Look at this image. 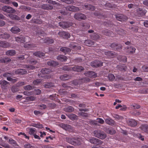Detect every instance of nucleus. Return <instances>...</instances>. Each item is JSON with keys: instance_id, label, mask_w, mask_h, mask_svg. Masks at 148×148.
Listing matches in <instances>:
<instances>
[{"instance_id": "nucleus-57", "label": "nucleus", "mask_w": 148, "mask_h": 148, "mask_svg": "<svg viewBox=\"0 0 148 148\" xmlns=\"http://www.w3.org/2000/svg\"><path fill=\"white\" fill-rule=\"evenodd\" d=\"M111 47L114 49H118L117 47V45L114 43L112 44L111 45Z\"/></svg>"}, {"instance_id": "nucleus-54", "label": "nucleus", "mask_w": 148, "mask_h": 148, "mask_svg": "<svg viewBox=\"0 0 148 148\" xmlns=\"http://www.w3.org/2000/svg\"><path fill=\"white\" fill-rule=\"evenodd\" d=\"M82 80L84 82H88L90 81V79L88 78H84L82 79Z\"/></svg>"}, {"instance_id": "nucleus-50", "label": "nucleus", "mask_w": 148, "mask_h": 148, "mask_svg": "<svg viewBox=\"0 0 148 148\" xmlns=\"http://www.w3.org/2000/svg\"><path fill=\"white\" fill-rule=\"evenodd\" d=\"M99 38V36L97 34H94L93 35V38L94 40H97Z\"/></svg>"}, {"instance_id": "nucleus-40", "label": "nucleus", "mask_w": 148, "mask_h": 148, "mask_svg": "<svg viewBox=\"0 0 148 148\" xmlns=\"http://www.w3.org/2000/svg\"><path fill=\"white\" fill-rule=\"evenodd\" d=\"M53 84L50 83H47L45 85V87L46 88H49L50 87L53 86Z\"/></svg>"}, {"instance_id": "nucleus-25", "label": "nucleus", "mask_w": 148, "mask_h": 148, "mask_svg": "<svg viewBox=\"0 0 148 148\" xmlns=\"http://www.w3.org/2000/svg\"><path fill=\"white\" fill-rule=\"evenodd\" d=\"M140 128L143 131L148 133V125H143L141 126Z\"/></svg>"}, {"instance_id": "nucleus-56", "label": "nucleus", "mask_w": 148, "mask_h": 148, "mask_svg": "<svg viewBox=\"0 0 148 148\" xmlns=\"http://www.w3.org/2000/svg\"><path fill=\"white\" fill-rule=\"evenodd\" d=\"M27 100H29L31 101H33L35 99V98L33 97H27Z\"/></svg>"}, {"instance_id": "nucleus-36", "label": "nucleus", "mask_w": 148, "mask_h": 148, "mask_svg": "<svg viewBox=\"0 0 148 148\" xmlns=\"http://www.w3.org/2000/svg\"><path fill=\"white\" fill-rule=\"evenodd\" d=\"M105 34L106 35L112 37L114 36L113 33L112 32L108 31V30L106 31Z\"/></svg>"}, {"instance_id": "nucleus-34", "label": "nucleus", "mask_w": 148, "mask_h": 148, "mask_svg": "<svg viewBox=\"0 0 148 148\" xmlns=\"http://www.w3.org/2000/svg\"><path fill=\"white\" fill-rule=\"evenodd\" d=\"M68 116L72 120H76L77 119V116L73 114H70Z\"/></svg>"}, {"instance_id": "nucleus-1", "label": "nucleus", "mask_w": 148, "mask_h": 148, "mask_svg": "<svg viewBox=\"0 0 148 148\" xmlns=\"http://www.w3.org/2000/svg\"><path fill=\"white\" fill-rule=\"evenodd\" d=\"M66 140L69 143L73 145H80L82 141L81 138L77 137L68 138H66Z\"/></svg>"}, {"instance_id": "nucleus-43", "label": "nucleus", "mask_w": 148, "mask_h": 148, "mask_svg": "<svg viewBox=\"0 0 148 148\" xmlns=\"http://www.w3.org/2000/svg\"><path fill=\"white\" fill-rule=\"evenodd\" d=\"M142 68L144 71L148 72V66H143Z\"/></svg>"}, {"instance_id": "nucleus-12", "label": "nucleus", "mask_w": 148, "mask_h": 148, "mask_svg": "<svg viewBox=\"0 0 148 148\" xmlns=\"http://www.w3.org/2000/svg\"><path fill=\"white\" fill-rule=\"evenodd\" d=\"M67 10L70 11H78L79 10V8L75 7L73 5H69L66 7Z\"/></svg>"}, {"instance_id": "nucleus-26", "label": "nucleus", "mask_w": 148, "mask_h": 148, "mask_svg": "<svg viewBox=\"0 0 148 148\" xmlns=\"http://www.w3.org/2000/svg\"><path fill=\"white\" fill-rule=\"evenodd\" d=\"M33 55L36 57L41 58L44 56L45 54L40 52H37L34 53Z\"/></svg>"}, {"instance_id": "nucleus-42", "label": "nucleus", "mask_w": 148, "mask_h": 148, "mask_svg": "<svg viewBox=\"0 0 148 148\" xmlns=\"http://www.w3.org/2000/svg\"><path fill=\"white\" fill-rule=\"evenodd\" d=\"M24 88L25 90H31L33 88V87L29 85H28L24 86Z\"/></svg>"}, {"instance_id": "nucleus-45", "label": "nucleus", "mask_w": 148, "mask_h": 148, "mask_svg": "<svg viewBox=\"0 0 148 148\" xmlns=\"http://www.w3.org/2000/svg\"><path fill=\"white\" fill-rule=\"evenodd\" d=\"M109 79L110 80H113L114 79L115 77L113 74H109L108 76Z\"/></svg>"}, {"instance_id": "nucleus-59", "label": "nucleus", "mask_w": 148, "mask_h": 148, "mask_svg": "<svg viewBox=\"0 0 148 148\" xmlns=\"http://www.w3.org/2000/svg\"><path fill=\"white\" fill-rule=\"evenodd\" d=\"M119 59L120 60H122L124 62H126L127 61V58L125 56H123L121 58V59L119 58Z\"/></svg>"}, {"instance_id": "nucleus-33", "label": "nucleus", "mask_w": 148, "mask_h": 148, "mask_svg": "<svg viewBox=\"0 0 148 148\" xmlns=\"http://www.w3.org/2000/svg\"><path fill=\"white\" fill-rule=\"evenodd\" d=\"M27 131H29V133L30 134L33 135L35 134L36 132L34 128L28 129Z\"/></svg>"}, {"instance_id": "nucleus-28", "label": "nucleus", "mask_w": 148, "mask_h": 148, "mask_svg": "<svg viewBox=\"0 0 148 148\" xmlns=\"http://www.w3.org/2000/svg\"><path fill=\"white\" fill-rule=\"evenodd\" d=\"M84 43L85 45L88 46H91L94 45V42L90 40H86Z\"/></svg>"}, {"instance_id": "nucleus-32", "label": "nucleus", "mask_w": 148, "mask_h": 148, "mask_svg": "<svg viewBox=\"0 0 148 148\" xmlns=\"http://www.w3.org/2000/svg\"><path fill=\"white\" fill-rule=\"evenodd\" d=\"M11 60L9 58H4L0 59V61L2 62L7 63L10 61Z\"/></svg>"}, {"instance_id": "nucleus-18", "label": "nucleus", "mask_w": 148, "mask_h": 148, "mask_svg": "<svg viewBox=\"0 0 148 148\" xmlns=\"http://www.w3.org/2000/svg\"><path fill=\"white\" fill-rule=\"evenodd\" d=\"M11 31L13 33L16 34L20 32V29L18 27L14 26L11 28Z\"/></svg>"}, {"instance_id": "nucleus-3", "label": "nucleus", "mask_w": 148, "mask_h": 148, "mask_svg": "<svg viewBox=\"0 0 148 148\" xmlns=\"http://www.w3.org/2000/svg\"><path fill=\"white\" fill-rule=\"evenodd\" d=\"M93 133L95 137L101 139H103L107 136L106 134L99 130H96Z\"/></svg>"}, {"instance_id": "nucleus-11", "label": "nucleus", "mask_w": 148, "mask_h": 148, "mask_svg": "<svg viewBox=\"0 0 148 148\" xmlns=\"http://www.w3.org/2000/svg\"><path fill=\"white\" fill-rule=\"evenodd\" d=\"M116 18L118 20L120 21H126L127 18L126 16L122 14L118 15L116 16Z\"/></svg>"}, {"instance_id": "nucleus-14", "label": "nucleus", "mask_w": 148, "mask_h": 148, "mask_svg": "<svg viewBox=\"0 0 148 148\" xmlns=\"http://www.w3.org/2000/svg\"><path fill=\"white\" fill-rule=\"evenodd\" d=\"M128 125L131 126H134L137 125V122L133 119H129L127 121Z\"/></svg>"}, {"instance_id": "nucleus-27", "label": "nucleus", "mask_w": 148, "mask_h": 148, "mask_svg": "<svg viewBox=\"0 0 148 148\" xmlns=\"http://www.w3.org/2000/svg\"><path fill=\"white\" fill-rule=\"evenodd\" d=\"M51 72V71L50 69L46 68L42 69L41 71V72L43 74H49Z\"/></svg>"}, {"instance_id": "nucleus-64", "label": "nucleus", "mask_w": 148, "mask_h": 148, "mask_svg": "<svg viewBox=\"0 0 148 148\" xmlns=\"http://www.w3.org/2000/svg\"><path fill=\"white\" fill-rule=\"evenodd\" d=\"M144 25L146 27H148V21H145L144 23Z\"/></svg>"}, {"instance_id": "nucleus-44", "label": "nucleus", "mask_w": 148, "mask_h": 148, "mask_svg": "<svg viewBox=\"0 0 148 148\" xmlns=\"http://www.w3.org/2000/svg\"><path fill=\"white\" fill-rule=\"evenodd\" d=\"M8 8L7 12L11 13L13 12L14 10L12 8L9 6H8Z\"/></svg>"}, {"instance_id": "nucleus-16", "label": "nucleus", "mask_w": 148, "mask_h": 148, "mask_svg": "<svg viewBox=\"0 0 148 148\" xmlns=\"http://www.w3.org/2000/svg\"><path fill=\"white\" fill-rule=\"evenodd\" d=\"M105 121L107 123L111 125H114L115 123L114 121L110 118L106 119Z\"/></svg>"}, {"instance_id": "nucleus-52", "label": "nucleus", "mask_w": 148, "mask_h": 148, "mask_svg": "<svg viewBox=\"0 0 148 148\" xmlns=\"http://www.w3.org/2000/svg\"><path fill=\"white\" fill-rule=\"evenodd\" d=\"M33 126L38 128H42L43 127L42 125V124H35Z\"/></svg>"}, {"instance_id": "nucleus-55", "label": "nucleus", "mask_w": 148, "mask_h": 148, "mask_svg": "<svg viewBox=\"0 0 148 148\" xmlns=\"http://www.w3.org/2000/svg\"><path fill=\"white\" fill-rule=\"evenodd\" d=\"M26 68L28 70H30V69H34V67L33 66H31V65H27L26 66Z\"/></svg>"}, {"instance_id": "nucleus-23", "label": "nucleus", "mask_w": 148, "mask_h": 148, "mask_svg": "<svg viewBox=\"0 0 148 148\" xmlns=\"http://www.w3.org/2000/svg\"><path fill=\"white\" fill-rule=\"evenodd\" d=\"M16 54V52L14 50H11L7 51L6 54L8 56H13Z\"/></svg>"}, {"instance_id": "nucleus-22", "label": "nucleus", "mask_w": 148, "mask_h": 148, "mask_svg": "<svg viewBox=\"0 0 148 148\" xmlns=\"http://www.w3.org/2000/svg\"><path fill=\"white\" fill-rule=\"evenodd\" d=\"M57 59L61 62L65 61L67 59L66 57L63 55H60L58 56Z\"/></svg>"}, {"instance_id": "nucleus-38", "label": "nucleus", "mask_w": 148, "mask_h": 148, "mask_svg": "<svg viewBox=\"0 0 148 148\" xmlns=\"http://www.w3.org/2000/svg\"><path fill=\"white\" fill-rule=\"evenodd\" d=\"M61 126L63 129L66 130H67L70 127V125L65 124H62Z\"/></svg>"}, {"instance_id": "nucleus-61", "label": "nucleus", "mask_w": 148, "mask_h": 148, "mask_svg": "<svg viewBox=\"0 0 148 148\" xmlns=\"http://www.w3.org/2000/svg\"><path fill=\"white\" fill-rule=\"evenodd\" d=\"M1 146L4 147L6 148H9V146L8 144H1L0 145Z\"/></svg>"}, {"instance_id": "nucleus-31", "label": "nucleus", "mask_w": 148, "mask_h": 148, "mask_svg": "<svg viewBox=\"0 0 148 148\" xmlns=\"http://www.w3.org/2000/svg\"><path fill=\"white\" fill-rule=\"evenodd\" d=\"M8 83L6 81H0V84L1 85L2 88H4Z\"/></svg>"}, {"instance_id": "nucleus-37", "label": "nucleus", "mask_w": 148, "mask_h": 148, "mask_svg": "<svg viewBox=\"0 0 148 148\" xmlns=\"http://www.w3.org/2000/svg\"><path fill=\"white\" fill-rule=\"evenodd\" d=\"M1 37L4 39H7L10 36V35L9 34L6 33H5L4 34L1 35Z\"/></svg>"}, {"instance_id": "nucleus-8", "label": "nucleus", "mask_w": 148, "mask_h": 148, "mask_svg": "<svg viewBox=\"0 0 148 148\" xmlns=\"http://www.w3.org/2000/svg\"><path fill=\"white\" fill-rule=\"evenodd\" d=\"M59 35L61 37L65 38H68L70 37V34L64 32H60L58 33Z\"/></svg>"}, {"instance_id": "nucleus-6", "label": "nucleus", "mask_w": 148, "mask_h": 148, "mask_svg": "<svg viewBox=\"0 0 148 148\" xmlns=\"http://www.w3.org/2000/svg\"><path fill=\"white\" fill-rule=\"evenodd\" d=\"M16 40L18 42H27V39L29 40V38L28 37L25 38L24 37H16L15 38Z\"/></svg>"}, {"instance_id": "nucleus-5", "label": "nucleus", "mask_w": 148, "mask_h": 148, "mask_svg": "<svg viewBox=\"0 0 148 148\" xmlns=\"http://www.w3.org/2000/svg\"><path fill=\"white\" fill-rule=\"evenodd\" d=\"M74 18L75 19L78 20H85L86 18V17L83 14L76 13L74 15Z\"/></svg>"}, {"instance_id": "nucleus-9", "label": "nucleus", "mask_w": 148, "mask_h": 148, "mask_svg": "<svg viewBox=\"0 0 148 148\" xmlns=\"http://www.w3.org/2000/svg\"><path fill=\"white\" fill-rule=\"evenodd\" d=\"M59 24L60 26L63 28L68 27L72 25L71 23L64 22H60Z\"/></svg>"}, {"instance_id": "nucleus-13", "label": "nucleus", "mask_w": 148, "mask_h": 148, "mask_svg": "<svg viewBox=\"0 0 148 148\" xmlns=\"http://www.w3.org/2000/svg\"><path fill=\"white\" fill-rule=\"evenodd\" d=\"M85 75L88 77L94 78L97 77V75L95 73L92 71H89L85 73Z\"/></svg>"}, {"instance_id": "nucleus-53", "label": "nucleus", "mask_w": 148, "mask_h": 148, "mask_svg": "<svg viewBox=\"0 0 148 148\" xmlns=\"http://www.w3.org/2000/svg\"><path fill=\"white\" fill-rule=\"evenodd\" d=\"M108 133L110 134H113L116 133V131L113 129H110L108 131Z\"/></svg>"}, {"instance_id": "nucleus-58", "label": "nucleus", "mask_w": 148, "mask_h": 148, "mask_svg": "<svg viewBox=\"0 0 148 148\" xmlns=\"http://www.w3.org/2000/svg\"><path fill=\"white\" fill-rule=\"evenodd\" d=\"M35 94L37 95L40 94L41 92V90L39 89L35 90Z\"/></svg>"}, {"instance_id": "nucleus-63", "label": "nucleus", "mask_w": 148, "mask_h": 148, "mask_svg": "<svg viewBox=\"0 0 148 148\" xmlns=\"http://www.w3.org/2000/svg\"><path fill=\"white\" fill-rule=\"evenodd\" d=\"M25 148H31V146L29 144H27L24 145Z\"/></svg>"}, {"instance_id": "nucleus-15", "label": "nucleus", "mask_w": 148, "mask_h": 148, "mask_svg": "<svg viewBox=\"0 0 148 148\" xmlns=\"http://www.w3.org/2000/svg\"><path fill=\"white\" fill-rule=\"evenodd\" d=\"M84 68L80 66H76L72 68V69L74 71L80 72L84 70Z\"/></svg>"}, {"instance_id": "nucleus-30", "label": "nucleus", "mask_w": 148, "mask_h": 148, "mask_svg": "<svg viewBox=\"0 0 148 148\" xmlns=\"http://www.w3.org/2000/svg\"><path fill=\"white\" fill-rule=\"evenodd\" d=\"M70 77L67 75H64L60 77V79L62 80H66L69 79Z\"/></svg>"}, {"instance_id": "nucleus-24", "label": "nucleus", "mask_w": 148, "mask_h": 148, "mask_svg": "<svg viewBox=\"0 0 148 148\" xmlns=\"http://www.w3.org/2000/svg\"><path fill=\"white\" fill-rule=\"evenodd\" d=\"M42 8L43 9L47 10H51L53 8V7L52 6L47 4L42 5Z\"/></svg>"}, {"instance_id": "nucleus-20", "label": "nucleus", "mask_w": 148, "mask_h": 148, "mask_svg": "<svg viewBox=\"0 0 148 148\" xmlns=\"http://www.w3.org/2000/svg\"><path fill=\"white\" fill-rule=\"evenodd\" d=\"M8 16L12 20H19L20 18L17 15L12 14H8Z\"/></svg>"}, {"instance_id": "nucleus-19", "label": "nucleus", "mask_w": 148, "mask_h": 148, "mask_svg": "<svg viewBox=\"0 0 148 148\" xmlns=\"http://www.w3.org/2000/svg\"><path fill=\"white\" fill-rule=\"evenodd\" d=\"M10 46V44L7 42L0 41V47H7Z\"/></svg>"}, {"instance_id": "nucleus-62", "label": "nucleus", "mask_w": 148, "mask_h": 148, "mask_svg": "<svg viewBox=\"0 0 148 148\" xmlns=\"http://www.w3.org/2000/svg\"><path fill=\"white\" fill-rule=\"evenodd\" d=\"M5 24V23L4 21L0 20V26H4Z\"/></svg>"}, {"instance_id": "nucleus-17", "label": "nucleus", "mask_w": 148, "mask_h": 148, "mask_svg": "<svg viewBox=\"0 0 148 148\" xmlns=\"http://www.w3.org/2000/svg\"><path fill=\"white\" fill-rule=\"evenodd\" d=\"M126 48L127 49L126 51L128 53H133L135 52L136 50V49L132 47H128L127 48L126 47L125 49H126Z\"/></svg>"}, {"instance_id": "nucleus-4", "label": "nucleus", "mask_w": 148, "mask_h": 148, "mask_svg": "<svg viewBox=\"0 0 148 148\" xmlns=\"http://www.w3.org/2000/svg\"><path fill=\"white\" fill-rule=\"evenodd\" d=\"M90 142L91 143L97 145H101L103 143V142L95 138H92L90 139Z\"/></svg>"}, {"instance_id": "nucleus-7", "label": "nucleus", "mask_w": 148, "mask_h": 148, "mask_svg": "<svg viewBox=\"0 0 148 148\" xmlns=\"http://www.w3.org/2000/svg\"><path fill=\"white\" fill-rule=\"evenodd\" d=\"M103 63L99 61H96L91 63V65L94 67H97L102 66Z\"/></svg>"}, {"instance_id": "nucleus-29", "label": "nucleus", "mask_w": 148, "mask_h": 148, "mask_svg": "<svg viewBox=\"0 0 148 148\" xmlns=\"http://www.w3.org/2000/svg\"><path fill=\"white\" fill-rule=\"evenodd\" d=\"M60 50L61 51L66 53L69 52L71 51L70 49L66 47H62L60 48Z\"/></svg>"}, {"instance_id": "nucleus-21", "label": "nucleus", "mask_w": 148, "mask_h": 148, "mask_svg": "<svg viewBox=\"0 0 148 148\" xmlns=\"http://www.w3.org/2000/svg\"><path fill=\"white\" fill-rule=\"evenodd\" d=\"M47 64L48 65L52 66H55L58 65V63L53 61H50L47 62Z\"/></svg>"}, {"instance_id": "nucleus-46", "label": "nucleus", "mask_w": 148, "mask_h": 148, "mask_svg": "<svg viewBox=\"0 0 148 148\" xmlns=\"http://www.w3.org/2000/svg\"><path fill=\"white\" fill-rule=\"evenodd\" d=\"M7 79L8 81H11L12 82L14 83L16 81V79H13L10 77H7Z\"/></svg>"}, {"instance_id": "nucleus-48", "label": "nucleus", "mask_w": 148, "mask_h": 148, "mask_svg": "<svg viewBox=\"0 0 148 148\" xmlns=\"http://www.w3.org/2000/svg\"><path fill=\"white\" fill-rule=\"evenodd\" d=\"M97 121L101 124H103L104 122V120L101 118H97Z\"/></svg>"}, {"instance_id": "nucleus-51", "label": "nucleus", "mask_w": 148, "mask_h": 148, "mask_svg": "<svg viewBox=\"0 0 148 148\" xmlns=\"http://www.w3.org/2000/svg\"><path fill=\"white\" fill-rule=\"evenodd\" d=\"M53 40L50 38H47V42L48 43H52L53 42Z\"/></svg>"}, {"instance_id": "nucleus-2", "label": "nucleus", "mask_w": 148, "mask_h": 148, "mask_svg": "<svg viewBox=\"0 0 148 148\" xmlns=\"http://www.w3.org/2000/svg\"><path fill=\"white\" fill-rule=\"evenodd\" d=\"M97 52L100 55H101V53L103 55L105 54L108 57H114L115 55L114 53L113 52L107 51L106 50H103L101 49L98 50Z\"/></svg>"}, {"instance_id": "nucleus-47", "label": "nucleus", "mask_w": 148, "mask_h": 148, "mask_svg": "<svg viewBox=\"0 0 148 148\" xmlns=\"http://www.w3.org/2000/svg\"><path fill=\"white\" fill-rule=\"evenodd\" d=\"M8 142L10 143L13 145H15L16 144L15 141L12 138L9 139Z\"/></svg>"}, {"instance_id": "nucleus-49", "label": "nucleus", "mask_w": 148, "mask_h": 148, "mask_svg": "<svg viewBox=\"0 0 148 148\" xmlns=\"http://www.w3.org/2000/svg\"><path fill=\"white\" fill-rule=\"evenodd\" d=\"M2 2L5 4H10L12 3L10 0H3Z\"/></svg>"}, {"instance_id": "nucleus-60", "label": "nucleus", "mask_w": 148, "mask_h": 148, "mask_svg": "<svg viewBox=\"0 0 148 148\" xmlns=\"http://www.w3.org/2000/svg\"><path fill=\"white\" fill-rule=\"evenodd\" d=\"M79 114L80 116L83 117H86L87 116V114L83 112H81L79 113Z\"/></svg>"}, {"instance_id": "nucleus-41", "label": "nucleus", "mask_w": 148, "mask_h": 148, "mask_svg": "<svg viewBox=\"0 0 148 148\" xmlns=\"http://www.w3.org/2000/svg\"><path fill=\"white\" fill-rule=\"evenodd\" d=\"M41 82V81L40 79H36L33 82V84L35 85H37L40 84Z\"/></svg>"}, {"instance_id": "nucleus-39", "label": "nucleus", "mask_w": 148, "mask_h": 148, "mask_svg": "<svg viewBox=\"0 0 148 148\" xmlns=\"http://www.w3.org/2000/svg\"><path fill=\"white\" fill-rule=\"evenodd\" d=\"M85 6L87 9L89 10H92V9L94 10L95 9V8L94 7L90 4L85 5Z\"/></svg>"}, {"instance_id": "nucleus-10", "label": "nucleus", "mask_w": 148, "mask_h": 148, "mask_svg": "<svg viewBox=\"0 0 148 148\" xmlns=\"http://www.w3.org/2000/svg\"><path fill=\"white\" fill-rule=\"evenodd\" d=\"M15 73L17 74L23 75L27 73V71L25 69H18L15 70Z\"/></svg>"}, {"instance_id": "nucleus-35", "label": "nucleus", "mask_w": 148, "mask_h": 148, "mask_svg": "<svg viewBox=\"0 0 148 148\" xmlns=\"http://www.w3.org/2000/svg\"><path fill=\"white\" fill-rule=\"evenodd\" d=\"M64 110L68 112H72L73 111V108L71 106H68L64 108Z\"/></svg>"}]
</instances>
